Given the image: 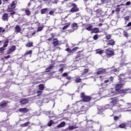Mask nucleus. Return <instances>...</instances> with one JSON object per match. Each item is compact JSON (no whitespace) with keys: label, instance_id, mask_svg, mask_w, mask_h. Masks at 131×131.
I'll use <instances>...</instances> for the list:
<instances>
[{"label":"nucleus","instance_id":"obj_15","mask_svg":"<svg viewBox=\"0 0 131 131\" xmlns=\"http://www.w3.org/2000/svg\"><path fill=\"white\" fill-rule=\"evenodd\" d=\"M53 45L54 46V47H57V46L59 45V40H57V39H54Z\"/></svg>","mask_w":131,"mask_h":131},{"label":"nucleus","instance_id":"obj_63","mask_svg":"<svg viewBox=\"0 0 131 131\" xmlns=\"http://www.w3.org/2000/svg\"><path fill=\"white\" fill-rule=\"evenodd\" d=\"M53 14H54V11H51L49 12V15H53Z\"/></svg>","mask_w":131,"mask_h":131},{"label":"nucleus","instance_id":"obj_10","mask_svg":"<svg viewBox=\"0 0 131 131\" xmlns=\"http://www.w3.org/2000/svg\"><path fill=\"white\" fill-rule=\"evenodd\" d=\"M2 20L3 21H8L9 18L8 17V13H4L2 16Z\"/></svg>","mask_w":131,"mask_h":131},{"label":"nucleus","instance_id":"obj_42","mask_svg":"<svg viewBox=\"0 0 131 131\" xmlns=\"http://www.w3.org/2000/svg\"><path fill=\"white\" fill-rule=\"evenodd\" d=\"M115 94H116L115 92H111L109 93V96H110V97H113V96H114Z\"/></svg>","mask_w":131,"mask_h":131},{"label":"nucleus","instance_id":"obj_3","mask_svg":"<svg viewBox=\"0 0 131 131\" xmlns=\"http://www.w3.org/2000/svg\"><path fill=\"white\" fill-rule=\"evenodd\" d=\"M110 104L105 105V107L106 109H112V108H113L114 106H115V105H117V103L119 102V100L117 98H112L110 99Z\"/></svg>","mask_w":131,"mask_h":131},{"label":"nucleus","instance_id":"obj_16","mask_svg":"<svg viewBox=\"0 0 131 131\" xmlns=\"http://www.w3.org/2000/svg\"><path fill=\"white\" fill-rule=\"evenodd\" d=\"M71 26L74 28L75 30L78 28V25L76 23L72 24Z\"/></svg>","mask_w":131,"mask_h":131},{"label":"nucleus","instance_id":"obj_32","mask_svg":"<svg viewBox=\"0 0 131 131\" xmlns=\"http://www.w3.org/2000/svg\"><path fill=\"white\" fill-rule=\"evenodd\" d=\"M89 72V69H85L84 70L83 73H82L81 76H83V75H85V74L88 73Z\"/></svg>","mask_w":131,"mask_h":131},{"label":"nucleus","instance_id":"obj_41","mask_svg":"<svg viewBox=\"0 0 131 131\" xmlns=\"http://www.w3.org/2000/svg\"><path fill=\"white\" fill-rule=\"evenodd\" d=\"M78 50V47H75L72 50H71L70 52V53H73V52H75V51Z\"/></svg>","mask_w":131,"mask_h":131},{"label":"nucleus","instance_id":"obj_18","mask_svg":"<svg viewBox=\"0 0 131 131\" xmlns=\"http://www.w3.org/2000/svg\"><path fill=\"white\" fill-rule=\"evenodd\" d=\"M115 45V41L113 39H111L108 43L107 46H114Z\"/></svg>","mask_w":131,"mask_h":131},{"label":"nucleus","instance_id":"obj_37","mask_svg":"<svg viewBox=\"0 0 131 131\" xmlns=\"http://www.w3.org/2000/svg\"><path fill=\"white\" fill-rule=\"evenodd\" d=\"M25 13H26L27 16H30L31 12H30V11H29V10H27V9L26 10Z\"/></svg>","mask_w":131,"mask_h":131},{"label":"nucleus","instance_id":"obj_9","mask_svg":"<svg viewBox=\"0 0 131 131\" xmlns=\"http://www.w3.org/2000/svg\"><path fill=\"white\" fill-rule=\"evenodd\" d=\"M16 50V46H13L9 50L7 51V54H11L12 52H14Z\"/></svg>","mask_w":131,"mask_h":131},{"label":"nucleus","instance_id":"obj_14","mask_svg":"<svg viewBox=\"0 0 131 131\" xmlns=\"http://www.w3.org/2000/svg\"><path fill=\"white\" fill-rule=\"evenodd\" d=\"M123 34L124 37H126V38H128V37H129V34H128L127 31L124 30L123 31Z\"/></svg>","mask_w":131,"mask_h":131},{"label":"nucleus","instance_id":"obj_39","mask_svg":"<svg viewBox=\"0 0 131 131\" xmlns=\"http://www.w3.org/2000/svg\"><path fill=\"white\" fill-rule=\"evenodd\" d=\"M8 42H9V41L7 40L4 43L3 48H7L8 47Z\"/></svg>","mask_w":131,"mask_h":131},{"label":"nucleus","instance_id":"obj_6","mask_svg":"<svg viewBox=\"0 0 131 131\" xmlns=\"http://www.w3.org/2000/svg\"><path fill=\"white\" fill-rule=\"evenodd\" d=\"M105 109H107L106 108V106L103 107V106H98V114H100L101 115H102V114H103V112L105 110Z\"/></svg>","mask_w":131,"mask_h":131},{"label":"nucleus","instance_id":"obj_4","mask_svg":"<svg viewBox=\"0 0 131 131\" xmlns=\"http://www.w3.org/2000/svg\"><path fill=\"white\" fill-rule=\"evenodd\" d=\"M105 53L107 57H112V56H114V51L111 49H106Z\"/></svg>","mask_w":131,"mask_h":131},{"label":"nucleus","instance_id":"obj_40","mask_svg":"<svg viewBox=\"0 0 131 131\" xmlns=\"http://www.w3.org/2000/svg\"><path fill=\"white\" fill-rule=\"evenodd\" d=\"M42 29H43V26L39 27L38 28V29L37 30V32H39V31H41V30H42Z\"/></svg>","mask_w":131,"mask_h":131},{"label":"nucleus","instance_id":"obj_24","mask_svg":"<svg viewBox=\"0 0 131 131\" xmlns=\"http://www.w3.org/2000/svg\"><path fill=\"white\" fill-rule=\"evenodd\" d=\"M96 54H99V55H102V54H103V53H104V52L103 51V50H102L101 49H96Z\"/></svg>","mask_w":131,"mask_h":131},{"label":"nucleus","instance_id":"obj_49","mask_svg":"<svg viewBox=\"0 0 131 131\" xmlns=\"http://www.w3.org/2000/svg\"><path fill=\"white\" fill-rule=\"evenodd\" d=\"M125 127V124H121L119 125V127H120V128H123V127Z\"/></svg>","mask_w":131,"mask_h":131},{"label":"nucleus","instance_id":"obj_64","mask_svg":"<svg viewBox=\"0 0 131 131\" xmlns=\"http://www.w3.org/2000/svg\"><path fill=\"white\" fill-rule=\"evenodd\" d=\"M66 51H67V52H69L70 53H71L70 51H71V50H70V49L67 48V49H66Z\"/></svg>","mask_w":131,"mask_h":131},{"label":"nucleus","instance_id":"obj_62","mask_svg":"<svg viewBox=\"0 0 131 131\" xmlns=\"http://www.w3.org/2000/svg\"><path fill=\"white\" fill-rule=\"evenodd\" d=\"M66 79H68V80H70V79H71V77L70 76L67 77Z\"/></svg>","mask_w":131,"mask_h":131},{"label":"nucleus","instance_id":"obj_51","mask_svg":"<svg viewBox=\"0 0 131 131\" xmlns=\"http://www.w3.org/2000/svg\"><path fill=\"white\" fill-rule=\"evenodd\" d=\"M16 14V12L15 11L12 12L10 13L11 16H12V18H14L13 15H15Z\"/></svg>","mask_w":131,"mask_h":131},{"label":"nucleus","instance_id":"obj_56","mask_svg":"<svg viewBox=\"0 0 131 131\" xmlns=\"http://www.w3.org/2000/svg\"><path fill=\"white\" fill-rule=\"evenodd\" d=\"M130 5V2H127L125 4L126 6H129Z\"/></svg>","mask_w":131,"mask_h":131},{"label":"nucleus","instance_id":"obj_26","mask_svg":"<svg viewBox=\"0 0 131 131\" xmlns=\"http://www.w3.org/2000/svg\"><path fill=\"white\" fill-rule=\"evenodd\" d=\"M75 81L77 83H79V82H81V78H80L79 77H76Z\"/></svg>","mask_w":131,"mask_h":131},{"label":"nucleus","instance_id":"obj_33","mask_svg":"<svg viewBox=\"0 0 131 131\" xmlns=\"http://www.w3.org/2000/svg\"><path fill=\"white\" fill-rule=\"evenodd\" d=\"M116 71H118V69H114V68H113V67H112L111 69V72H112V73H113V72H116Z\"/></svg>","mask_w":131,"mask_h":131},{"label":"nucleus","instance_id":"obj_55","mask_svg":"<svg viewBox=\"0 0 131 131\" xmlns=\"http://www.w3.org/2000/svg\"><path fill=\"white\" fill-rule=\"evenodd\" d=\"M125 59H124V61H123V62H122V65H126V64H127L125 63Z\"/></svg>","mask_w":131,"mask_h":131},{"label":"nucleus","instance_id":"obj_60","mask_svg":"<svg viewBox=\"0 0 131 131\" xmlns=\"http://www.w3.org/2000/svg\"><path fill=\"white\" fill-rule=\"evenodd\" d=\"M116 12H120V8H116Z\"/></svg>","mask_w":131,"mask_h":131},{"label":"nucleus","instance_id":"obj_5","mask_svg":"<svg viewBox=\"0 0 131 131\" xmlns=\"http://www.w3.org/2000/svg\"><path fill=\"white\" fill-rule=\"evenodd\" d=\"M72 6L73 7V8L71 9L70 12H71V13H75V12H78L79 9L77 8L76 4H72Z\"/></svg>","mask_w":131,"mask_h":131},{"label":"nucleus","instance_id":"obj_43","mask_svg":"<svg viewBox=\"0 0 131 131\" xmlns=\"http://www.w3.org/2000/svg\"><path fill=\"white\" fill-rule=\"evenodd\" d=\"M54 123V122L52 120H50L48 123V126H52V124Z\"/></svg>","mask_w":131,"mask_h":131},{"label":"nucleus","instance_id":"obj_23","mask_svg":"<svg viewBox=\"0 0 131 131\" xmlns=\"http://www.w3.org/2000/svg\"><path fill=\"white\" fill-rule=\"evenodd\" d=\"M71 24L70 23L66 24V25L63 27H62V30H65V29H67V28L70 26Z\"/></svg>","mask_w":131,"mask_h":131},{"label":"nucleus","instance_id":"obj_19","mask_svg":"<svg viewBox=\"0 0 131 131\" xmlns=\"http://www.w3.org/2000/svg\"><path fill=\"white\" fill-rule=\"evenodd\" d=\"M7 101H3L0 103V107L4 108V107H6L7 106Z\"/></svg>","mask_w":131,"mask_h":131},{"label":"nucleus","instance_id":"obj_52","mask_svg":"<svg viewBox=\"0 0 131 131\" xmlns=\"http://www.w3.org/2000/svg\"><path fill=\"white\" fill-rule=\"evenodd\" d=\"M5 47H1V48H0V52H1V53H3V51H5V48H4Z\"/></svg>","mask_w":131,"mask_h":131},{"label":"nucleus","instance_id":"obj_30","mask_svg":"<svg viewBox=\"0 0 131 131\" xmlns=\"http://www.w3.org/2000/svg\"><path fill=\"white\" fill-rule=\"evenodd\" d=\"M86 30H88V31H92L93 30V26L90 25L86 28Z\"/></svg>","mask_w":131,"mask_h":131},{"label":"nucleus","instance_id":"obj_46","mask_svg":"<svg viewBox=\"0 0 131 131\" xmlns=\"http://www.w3.org/2000/svg\"><path fill=\"white\" fill-rule=\"evenodd\" d=\"M49 100L48 98H44L43 99V103H49Z\"/></svg>","mask_w":131,"mask_h":131},{"label":"nucleus","instance_id":"obj_38","mask_svg":"<svg viewBox=\"0 0 131 131\" xmlns=\"http://www.w3.org/2000/svg\"><path fill=\"white\" fill-rule=\"evenodd\" d=\"M47 10H48V8H45L41 10V14H46V12H47Z\"/></svg>","mask_w":131,"mask_h":131},{"label":"nucleus","instance_id":"obj_36","mask_svg":"<svg viewBox=\"0 0 131 131\" xmlns=\"http://www.w3.org/2000/svg\"><path fill=\"white\" fill-rule=\"evenodd\" d=\"M33 45V43L31 42L28 44H26V46L27 48H30V47H32Z\"/></svg>","mask_w":131,"mask_h":131},{"label":"nucleus","instance_id":"obj_2","mask_svg":"<svg viewBox=\"0 0 131 131\" xmlns=\"http://www.w3.org/2000/svg\"><path fill=\"white\" fill-rule=\"evenodd\" d=\"M98 97H99V96L96 94H93L92 97H90L85 96L84 93H81V98H82L83 102H90L91 99H98Z\"/></svg>","mask_w":131,"mask_h":131},{"label":"nucleus","instance_id":"obj_11","mask_svg":"<svg viewBox=\"0 0 131 131\" xmlns=\"http://www.w3.org/2000/svg\"><path fill=\"white\" fill-rule=\"evenodd\" d=\"M19 112H22L23 113H27L28 112V109L27 108H22L19 109Z\"/></svg>","mask_w":131,"mask_h":131},{"label":"nucleus","instance_id":"obj_28","mask_svg":"<svg viewBox=\"0 0 131 131\" xmlns=\"http://www.w3.org/2000/svg\"><path fill=\"white\" fill-rule=\"evenodd\" d=\"M53 67H54V66H49L48 68H47L46 69V72H49V71H51V70H52V69H53Z\"/></svg>","mask_w":131,"mask_h":131},{"label":"nucleus","instance_id":"obj_13","mask_svg":"<svg viewBox=\"0 0 131 131\" xmlns=\"http://www.w3.org/2000/svg\"><path fill=\"white\" fill-rule=\"evenodd\" d=\"M106 72V70H102V69H100L97 72V74H103V73H105Z\"/></svg>","mask_w":131,"mask_h":131},{"label":"nucleus","instance_id":"obj_59","mask_svg":"<svg viewBox=\"0 0 131 131\" xmlns=\"http://www.w3.org/2000/svg\"><path fill=\"white\" fill-rule=\"evenodd\" d=\"M131 26V22H129L126 26L127 27H130Z\"/></svg>","mask_w":131,"mask_h":131},{"label":"nucleus","instance_id":"obj_25","mask_svg":"<svg viewBox=\"0 0 131 131\" xmlns=\"http://www.w3.org/2000/svg\"><path fill=\"white\" fill-rule=\"evenodd\" d=\"M105 90V88L102 87V88L99 89V90L98 91V96H100V95L102 94V93L104 92V90Z\"/></svg>","mask_w":131,"mask_h":131},{"label":"nucleus","instance_id":"obj_20","mask_svg":"<svg viewBox=\"0 0 131 131\" xmlns=\"http://www.w3.org/2000/svg\"><path fill=\"white\" fill-rule=\"evenodd\" d=\"M75 128H77L76 125H73V126H69L68 127V129L70 130H73V129H75Z\"/></svg>","mask_w":131,"mask_h":131},{"label":"nucleus","instance_id":"obj_44","mask_svg":"<svg viewBox=\"0 0 131 131\" xmlns=\"http://www.w3.org/2000/svg\"><path fill=\"white\" fill-rule=\"evenodd\" d=\"M37 96H40L42 94V90H39L37 91Z\"/></svg>","mask_w":131,"mask_h":131},{"label":"nucleus","instance_id":"obj_58","mask_svg":"<svg viewBox=\"0 0 131 131\" xmlns=\"http://www.w3.org/2000/svg\"><path fill=\"white\" fill-rule=\"evenodd\" d=\"M117 107H118V108H121V107H122V104H118V105H117Z\"/></svg>","mask_w":131,"mask_h":131},{"label":"nucleus","instance_id":"obj_54","mask_svg":"<svg viewBox=\"0 0 131 131\" xmlns=\"http://www.w3.org/2000/svg\"><path fill=\"white\" fill-rule=\"evenodd\" d=\"M59 72H62L64 71V69L63 67H61L59 70Z\"/></svg>","mask_w":131,"mask_h":131},{"label":"nucleus","instance_id":"obj_31","mask_svg":"<svg viewBox=\"0 0 131 131\" xmlns=\"http://www.w3.org/2000/svg\"><path fill=\"white\" fill-rule=\"evenodd\" d=\"M96 13L97 15H100L103 14V12H102V10L101 9H98L97 10H96Z\"/></svg>","mask_w":131,"mask_h":131},{"label":"nucleus","instance_id":"obj_35","mask_svg":"<svg viewBox=\"0 0 131 131\" xmlns=\"http://www.w3.org/2000/svg\"><path fill=\"white\" fill-rule=\"evenodd\" d=\"M29 124H30V122H27L26 123H25L24 124H22V126H23L24 127H25V126H28V125H29Z\"/></svg>","mask_w":131,"mask_h":131},{"label":"nucleus","instance_id":"obj_8","mask_svg":"<svg viewBox=\"0 0 131 131\" xmlns=\"http://www.w3.org/2000/svg\"><path fill=\"white\" fill-rule=\"evenodd\" d=\"M89 108H90V106H89L86 105H85L81 107V111L84 112V113H85V112H86V111H88V109H89Z\"/></svg>","mask_w":131,"mask_h":131},{"label":"nucleus","instance_id":"obj_53","mask_svg":"<svg viewBox=\"0 0 131 131\" xmlns=\"http://www.w3.org/2000/svg\"><path fill=\"white\" fill-rule=\"evenodd\" d=\"M124 109H125V108H121L119 109L118 112H123V111L124 110Z\"/></svg>","mask_w":131,"mask_h":131},{"label":"nucleus","instance_id":"obj_47","mask_svg":"<svg viewBox=\"0 0 131 131\" xmlns=\"http://www.w3.org/2000/svg\"><path fill=\"white\" fill-rule=\"evenodd\" d=\"M98 38V34H96L93 36V39H94L95 40H97Z\"/></svg>","mask_w":131,"mask_h":131},{"label":"nucleus","instance_id":"obj_1","mask_svg":"<svg viewBox=\"0 0 131 131\" xmlns=\"http://www.w3.org/2000/svg\"><path fill=\"white\" fill-rule=\"evenodd\" d=\"M125 78H127V77H126V74L123 75L121 74L119 76V83L116 85L115 86V90L116 91H119L120 89H121L122 86L124 84V79Z\"/></svg>","mask_w":131,"mask_h":131},{"label":"nucleus","instance_id":"obj_50","mask_svg":"<svg viewBox=\"0 0 131 131\" xmlns=\"http://www.w3.org/2000/svg\"><path fill=\"white\" fill-rule=\"evenodd\" d=\"M6 30L5 29H3V28L0 27V33H2V32H5Z\"/></svg>","mask_w":131,"mask_h":131},{"label":"nucleus","instance_id":"obj_7","mask_svg":"<svg viewBox=\"0 0 131 131\" xmlns=\"http://www.w3.org/2000/svg\"><path fill=\"white\" fill-rule=\"evenodd\" d=\"M17 4V2L13 1L12 4L10 5V8H9L8 9V12H11L12 9H15L16 8V4Z\"/></svg>","mask_w":131,"mask_h":131},{"label":"nucleus","instance_id":"obj_61","mask_svg":"<svg viewBox=\"0 0 131 131\" xmlns=\"http://www.w3.org/2000/svg\"><path fill=\"white\" fill-rule=\"evenodd\" d=\"M10 57H11V56L8 55V56H7L4 57V59H9V58H10Z\"/></svg>","mask_w":131,"mask_h":131},{"label":"nucleus","instance_id":"obj_22","mask_svg":"<svg viewBox=\"0 0 131 131\" xmlns=\"http://www.w3.org/2000/svg\"><path fill=\"white\" fill-rule=\"evenodd\" d=\"M110 81V80L109 79L104 80V83H102L101 84L102 86H107V85H108L107 83H108V82H109Z\"/></svg>","mask_w":131,"mask_h":131},{"label":"nucleus","instance_id":"obj_48","mask_svg":"<svg viewBox=\"0 0 131 131\" xmlns=\"http://www.w3.org/2000/svg\"><path fill=\"white\" fill-rule=\"evenodd\" d=\"M62 77H66V76H68V73H64L61 75Z\"/></svg>","mask_w":131,"mask_h":131},{"label":"nucleus","instance_id":"obj_12","mask_svg":"<svg viewBox=\"0 0 131 131\" xmlns=\"http://www.w3.org/2000/svg\"><path fill=\"white\" fill-rule=\"evenodd\" d=\"M99 31L100 30L98 28H94L92 29L91 32L92 33H98Z\"/></svg>","mask_w":131,"mask_h":131},{"label":"nucleus","instance_id":"obj_45","mask_svg":"<svg viewBox=\"0 0 131 131\" xmlns=\"http://www.w3.org/2000/svg\"><path fill=\"white\" fill-rule=\"evenodd\" d=\"M105 35H106L105 36V38H106V39L109 40V39H110L111 38V35H107L106 33H105Z\"/></svg>","mask_w":131,"mask_h":131},{"label":"nucleus","instance_id":"obj_57","mask_svg":"<svg viewBox=\"0 0 131 131\" xmlns=\"http://www.w3.org/2000/svg\"><path fill=\"white\" fill-rule=\"evenodd\" d=\"M118 116H115L114 118V120H118Z\"/></svg>","mask_w":131,"mask_h":131},{"label":"nucleus","instance_id":"obj_34","mask_svg":"<svg viewBox=\"0 0 131 131\" xmlns=\"http://www.w3.org/2000/svg\"><path fill=\"white\" fill-rule=\"evenodd\" d=\"M31 54H32V50H30L28 52H27L25 54L24 56H25L26 57V56H27V55H31Z\"/></svg>","mask_w":131,"mask_h":131},{"label":"nucleus","instance_id":"obj_17","mask_svg":"<svg viewBox=\"0 0 131 131\" xmlns=\"http://www.w3.org/2000/svg\"><path fill=\"white\" fill-rule=\"evenodd\" d=\"M66 124V123H65V122H61L59 124L57 125V127H58V128H60L61 127H64Z\"/></svg>","mask_w":131,"mask_h":131},{"label":"nucleus","instance_id":"obj_21","mask_svg":"<svg viewBox=\"0 0 131 131\" xmlns=\"http://www.w3.org/2000/svg\"><path fill=\"white\" fill-rule=\"evenodd\" d=\"M28 102H29L28 100L25 98L21 99L20 101L21 104H26V103H28Z\"/></svg>","mask_w":131,"mask_h":131},{"label":"nucleus","instance_id":"obj_27","mask_svg":"<svg viewBox=\"0 0 131 131\" xmlns=\"http://www.w3.org/2000/svg\"><path fill=\"white\" fill-rule=\"evenodd\" d=\"M15 30L17 33H19L21 31V28L20 27V26H19V25H17L15 27Z\"/></svg>","mask_w":131,"mask_h":131},{"label":"nucleus","instance_id":"obj_29","mask_svg":"<svg viewBox=\"0 0 131 131\" xmlns=\"http://www.w3.org/2000/svg\"><path fill=\"white\" fill-rule=\"evenodd\" d=\"M39 90H40V91H43L45 90V85L42 84H39Z\"/></svg>","mask_w":131,"mask_h":131}]
</instances>
